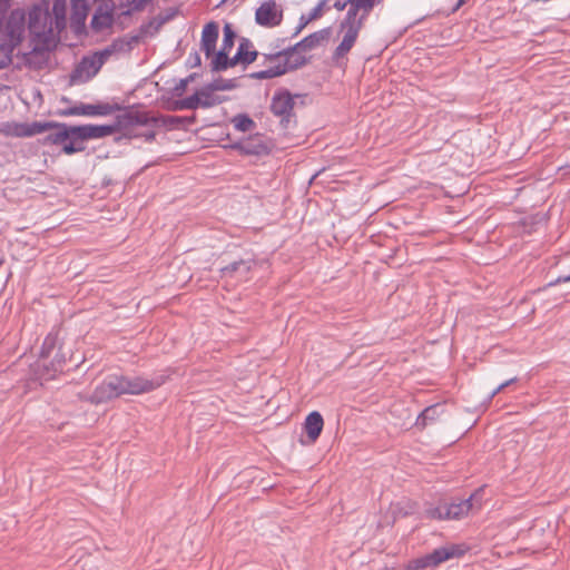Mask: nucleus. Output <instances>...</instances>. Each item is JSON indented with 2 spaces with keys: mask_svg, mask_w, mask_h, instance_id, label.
Here are the masks:
<instances>
[{
  "mask_svg": "<svg viewBox=\"0 0 570 570\" xmlns=\"http://www.w3.org/2000/svg\"><path fill=\"white\" fill-rule=\"evenodd\" d=\"M122 395L119 375L107 376L90 396V402L100 404Z\"/></svg>",
  "mask_w": 570,
  "mask_h": 570,
  "instance_id": "nucleus-8",
  "label": "nucleus"
},
{
  "mask_svg": "<svg viewBox=\"0 0 570 570\" xmlns=\"http://www.w3.org/2000/svg\"><path fill=\"white\" fill-rule=\"evenodd\" d=\"M515 379H511V380H508L505 381L504 383H502L501 385L505 389L507 386H509L512 382H514Z\"/></svg>",
  "mask_w": 570,
  "mask_h": 570,
  "instance_id": "nucleus-40",
  "label": "nucleus"
},
{
  "mask_svg": "<svg viewBox=\"0 0 570 570\" xmlns=\"http://www.w3.org/2000/svg\"><path fill=\"white\" fill-rule=\"evenodd\" d=\"M131 49L130 42L124 39H117L105 49L94 53L95 57H99L101 66L114 55L119 52H126Z\"/></svg>",
  "mask_w": 570,
  "mask_h": 570,
  "instance_id": "nucleus-19",
  "label": "nucleus"
},
{
  "mask_svg": "<svg viewBox=\"0 0 570 570\" xmlns=\"http://www.w3.org/2000/svg\"><path fill=\"white\" fill-rule=\"evenodd\" d=\"M502 390H504V387L500 384L492 393H491V399L494 397L498 393H500Z\"/></svg>",
  "mask_w": 570,
  "mask_h": 570,
  "instance_id": "nucleus-36",
  "label": "nucleus"
},
{
  "mask_svg": "<svg viewBox=\"0 0 570 570\" xmlns=\"http://www.w3.org/2000/svg\"><path fill=\"white\" fill-rule=\"evenodd\" d=\"M226 0H223V2H225Z\"/></svg>",
  "mask_w": 570,
  "mask_h": 570,
  "instance_id": "nucleus-42",
  "label": "nucleus"
},
{
  "mask_svg": "<svg viewBox=\"0 0 570 570\" xmlns=\"http://www.w3.org/2000/svg\"><path fill=\"white\" fill-rule=\"evenodd\" d=\"M234 37H235V33L232 30V27L229 24H226L224 27V39H223L222 49L230 50L234 45Z\"/></svg>",
  "mask_w": 570,
  "mask_h": 570,
  "instance_id": "nucleus-33",
  "label": "nucleus"
},
{
  "mask_svg": "<svg viewBox=\"0 0 570 570\" xmlns=\"http://www.w3.org/2000/svg\"><path fill=\"white\" fill-rule=\"evenodd\" d=\"M464 3V0H459L458 7L462 6Z\"/></svg>",
  "mask_w": 570,
  "mask_h": 570,
  "instance_id": "nucleus-41",
  "label": "nucleus"
},
{
  "mask_svg": "<svg viewBox=\"0 0 570 570\" xmlns=\"http://www.w3.org/2000/svg\"><path fill=\"white\" fill-rule=\"evenodd\" d=\"M440 414V406L432 405L426 407L417 417L415 425L420 428H424L428 424V421L435 420Z\"/></svg>",
  "mask_w": 570,
  "mask_h": 570,
  "instance_id": "nucleus-24",
  "label": "nucleus"
},
{
  "mask_svg": "<svg viewBox=\"0 0 570 570\" xmlns=\"http://www.w3.org/2000/svg\"><path fill=\"white\" fill-rule=\"evenodd\" d=\"M120 376V386L122 394H141L146 392H150L166 382V377L164 375H156L153 379H145L140 376L128 377Z\"/></svg>",
  "mask_w": 570,
  "mask_h": 570,
  "instance_id": "nucleus-4",
  "label": "nucleus"
},
{
  "mask_svg": "<svg viewBox=\"0 0 570 570\" xmlns=\"http://www.w3.org/2000/svg\"><path fill=\"white\" fill-rule=\"evenodd\" d=\"M50 127H52V124L48 121H35L31 124L6 122L1 126L0 132L10 137H31L46 132Z\"/></svg>",
  "mask_w": 570,
  "mask_h": 570,
  "instance_id": "nucleus-7",
  "label": "nucleus"
},
{
  "mask_svg": "<svg viewBox=\"0 0 570 570\" xmlns=\"http://www.w3.org/2000/svg\"><path fill=\"white\" fill-rule=\"evenodd\" d=\"M43 345H45V347L52 346L53 345V340L50 338V337H47Z\"/></svg>",
  "mask_w": 570,
  "mask_h": 570,
  "instance_id": "nucleus-38",
  "label": "nucleus"
},
{
  "mask_svg": "<svg viewBox=\"0 0 570 570\" xmlns=\"http://www.w3.org/2000/svg\"><path fill=\"white\" fill-rule=\"evenodd\" d=\"M219 100L209 90L203 89L180 101L181 109L208 108L217 105Z\"/></svg>",
  "mask_w": 570,
  "mask_h": 570,
  "instance_id": "nucleus-12",
  "label": "nucleus"
},
{
  "mask_svg": "<svg viewBox=\"0 0 570 570\" xmlns=\"http://www.w3.org/2000/svg\"><path fill=\"white\" fill-rule=\"evenodd\" d=\"M468 550L465 544H445L428 553L431 567H438L439 564L454 558L462 557Z\"/></svg>",
  "mask_w": 570,
  "mask_h": 570,
  "instance_id": "nucleus-10",
  "label": "nucleus"
},
{
  "mask_svg": "<svg viewBox=\"0 0 570 570\" xmlns=\"http://www.w3.org/2000/svg\"><path fill=\"white\" fill-rule=\"evenodd\" d=\"M475 494H472L466 500H461L459 502H452L450 504H440L439 507L429 509L426 511L428 515L432 519L439 520H455L461 519L469 514V512L473 509L475 502Z\"/></svg>",
  "mask_w": 570,
  "mask_h": 570,
  "instance_id": "nucleus-3",
  "label": "nucleus"
},
{
  "mask_svg": "<svg viewBox=\"0 0 570 570\" xmlns=\"http://www.w3.org/2000/svg\"><path fill=\"white\" fill-rule=\"evenodd\" d=\"M101 68V60L94 55L83 57L77 66L72 79L78 82H86L91 79Z\"/></svg>",
  "mask_w": 570,
  "mask_h": 570,
  "instance_id": "nucleus-11",
  "label": "nucleus"
},
{
  "mask_svg": "<svg viewBox=\"0 0 570 570\" xmlns=\"http://www.w3.org/2000/svg\"><path fill=\"white\" fill-rule=\"evenodd\" d=\"M283 20V8L276 0H264L255 11V22L265 28H274Z\"/></svg>",
  "mask_w": 570,
  "mask_h": 570,
  "instance_id": "nucleus-6",
  "label": "nucleus"
},
{
  "mask_svg": "<svg viewBox=\"0 0 570 570\" xmlns=\"http://www.w3.org/2000/svg\"><path fill=\"white\" fill-rule=\"evenodd\" d=\"M88 10L87 0H71V16L77 22H85Z\"/></svg>",
  "mask_w": 570,
  "mask_h": 570,
  "instance_id": "nucleus-22",
  "label": "nucleus"
},
{
  "mask_svg": "<svg viewBox=\"0 0 570 570\" xmlns=\"http://www.w3.org/2000/svg\"><path fill=\"white\" fill-rule=\"evenodd\" d=\"M294 97L288 91L276 92L272 99V112L282 118V122H289L294 109Z\"/></svg>",
  "mask_w": 570,
  "mask_h": 570,
  "instance_id": "nucleus-9",
  "label": "nucleus"
},
{
  "mask_svg": "<svg viewBox=\"0 0 570 570\" xmlns=\"http://www.w3.org/2000/svg\"><path fill=\"white\" fill-rule=\"evenodd\" d=\"M228 51L229 50H224V49H220L213 58L212 60V67L214 70L216 71H219V70H225L227 69L228 67H232V66H235L236 65V60H235V57L233 59H229L228 58Z\"/></svg>",
  "mask_w": 570,
  "mask_h": 570,
  "instance_id": "nucleus-21",
  "label": "nucleus"
},
{
  "mask_svg": "<svg viewBox=\"0 0 570 570\" xmlns=\"http://www.w3.org/2000/svg\"><path fill=\"white\" fill-rule=\"evenodd\" d=\"M375 1L376 0H352V6H350L347 12H353L355 16L366 20Z\"/></svg>",
  "mask_w": 570,
  "mask_h": 570,
  "instance_id": "nucleus-20",
  "label": "nucleus"
},
{
  "mask_svg": "<svg viewBox=\"0 0 570 570\" xmlns=\"http://www.w3.org/2000/svg\"><path fill=\"white\" fill-rule=\"evenodd\" d=\"M8 57L4 56L1 60H0V68H3L7 63H8Z\"/></svg>",
  "mask_w": 570,
  "mask_h": 570,
  "instance_id": "nucleus-39",
  "label": "nucleus"
},
{
  "mask_svg": "<svg viewBox=\"0 0 570 570\" xmlns=\"http://www.w3.org/2000/svg\"><path fill=\"white\" fill-rule=\"evenodd\" d=\"M257 57L256 51L248 50L247 46L240 45L238 48L237 53L235 55V60L237 62L242 63H250L253 62Z\"/></svg>",
  "mask_w": 570,
  "mask_h": 570,
  "instance_id": "nucleus-25",
  "label": "nucleus"
},
{
  "mask_svg": "<svg viewBox=\"0 0 570 570\" xmlns=\"http://www.w3.org/2000/svg\"><path fill=\"white\" fill-rule=\"evenodd\" d=\"M352 6V0H335L334 8L338 11H342L346 8V6Z\"/></svg>",
  "mask_w": 570,
  "mask_h": 570,
  "instance_id": "nucleus-34",
  "label": "nucleus"
},
{
  "mask_svg": "<svg viewBox=\"0 0 570 570\" xmlns=\"http://www.w3.org/2000/svg\"><path fill=\"white\" fill-rule=\"evenodd\" d=\"M222 271L225 275H232L236 272H242L245 274L249 271V265H248V263L240 261V262H235V263L224 267Z\"/></svg>",
  "mask_w": 570,
  "mask_h": 570,
  "instance_id": "nucleus-30",
  "label": "nucleus"
},
{
  "mask_svg": "<svg viewBox=\"0 0 570 570\" xmlns=\"http://www.w3.org/2000/svg\"><path fill=\"white\" fill-rule=\"evenodd\" d=\"M425 568H431L428 554L411 560L406 566L407 570H421Z\"/></svg>",
  "mask_w": 570,
  "mask_h": 570,
  "instance_id": "nucleus-31",
  "label": "nucleus"
},
{
  "mask_svg": "<svg viewBox=\"0 0 570 570\" xmlns=\"http://www.w3.org/2000/svg\"><path fill=\"white\" fill-rule=\"evenodd\" d=\"M294 50H282L275 53H263V62L264 69L253 72L252 77L255 79H271L275 77H279L286 73L288 70L293 69L294 66L289 63V57L293 56Z\"/></svg>",
  "mask_w": 570,
  "mask_h": 570,
  "instance_id": "nucleus-1",
  "label": "nucleus"
},
{
  "mask_svg": "<svg viewBox=\"0 0 570 570\" xmlns=\"http://www.w3.org/2000/svg\"><path fill=\"white\" fill-rule=\"evenodd\" d=\"M75 139H80L81 141L88 139L102 138L109 135H112V128L110 125H83V126H72V131Z\"/></svg>",
  "mask_w": 570,
  "mask_h": 570,
  "instance_id": "nucleus-13",
  "label": "nucleus"
},
{
  "mask_svg": "<svg viewBox=\"0 0 570 570\" xmlns=\"http://www.w3.org/2000/svg\"><path fill=\"white\" fill-rule=\"evenodd\" d=\"M112 107L109 104L85 105L75 106L69 109L67 115L72 116H106L111 114Z\"/></svg>",
  "mask_w": 570,
  "mask_h": 570,
  "instance_id": "nucleus-15",
  "label": "nucleus"
},
{
  "mask_svg": "<svg viewBox=\"0 0 570 570\" xmlns=\"http://www.w3.org/2000/svg\"><path fill=\"white\" fill-rule=\"evenodd\" d=\"M323 426L324 420L317 411H314L306 416L304 422V430L307 434L309 443H314L318 439Z\"/></svg>",
  "mask_w": 570,
  "mask_h": 570,
  "instance_id": "nucleus-16",
  "label": "nucleus"
},
{
  "mask_svg": "<svg viewBox=\"0 0 570 570\" xmlns=\"http://www.w3.org/2000/svg\"><path fill=\"white\" fill-rule=\"evenodd\" d=\"M52 124V127H50L47 131L51 130L46 137H45V144H51V145H62L69 138H73L72 126L67 127L66 125H58Z\"/></svg>",
  "mask_w": 570,
  "mask_h": 570,
  "instance_id": "nucleus-17",
  "label": "nucleus"
},
{
  "mask_svg": "<svg viewBox=\"0 0 570 570\" xmlns=\"http://www.w3.org/2000/svg\"><path fill=\"white\" fill-rule=\"evenodd\" d=\"M114 4L111 1L102 2L96 10L92 20L91 27L96 31H101L111 27L114 22Z\"/></svg>",
  "mask_w": 570,
  "mask_h": 570,
  "instance_id": "nucleus-14",
  "label": "nucleus"
},
{
  "mask_svg": "<svg viewBox=\"0 0 570 570\" xmlns=\"http://www.w3.org/2000/svg\"><path fill=\"white\" fill-rule=\"evenodd\" d=\"M324 38L325 37L322 32H315L304 38L299 43H297V47H301L304 50L312 49L323 41Z\"/></svg>",
  "mask_w": 570,
  "mask_h": 570,
  "instance_id": "nucleus-28",
  "label": "nucleus"
},
{
  "mask_svg": "<svg viewBox=\"0 0 570 570\" xmlns=\"http://www.w3.org/2000/svg\"><path fill=\"white\" fill-rule=\"evenodd\" d=\"M364 21V19L355 16L353 12L346 13V17L340 24L338 35L342 37V40L334 52L336 59L343 58L353 48Z\"/></svg>",
  "mask_w": 570,
  "mask_h": 570,
  "instance_id": "nucleus-2",
  "label": "nucleus"
},
{
  "mask_svg": "<svg viewBox=\"0 0 570 570\" xmlns=\"http://www.w3.org/2000/svg\"><path fill=\"white\" fill-rule=\"evenodd\" d=\"M151 0H131L128 3V8L122 14L129 16L134 12L141 11Z\"/></svg>",
  "mask_w": 570,
  "mask_h": 570,
  "instance_id": "nucleus-32",
  "label": "nucleus"
},
{
  "mask_svg": "<svg viewBox=\"0 0 570 570\" xmlns=\"http://www.w3.org/2000/svg\"><path fill=\"white\" fill-rule=\"evenodd\" d=\"M29 28L31 29V31H32V32L38 33L37 28H36V24H35V22L32 21V17H30Z\"/></svg>",
  "mask_w": 570,
  "mask_h": 570,
  "instance_id": "nucleus-37",
  "label": "nucleus"
},
{
  "mask_svg": "<svg viewBox=\"0 0 570 570\" xmlns=\"http://www.w3.org/2000/svg\"><path fill=\"white\" fill-rule=\"evenodd\" d=\"M567 282H570V275H568V276H560V277H558L556 281L550 282V283L548 284V286H554V285H557V284H560V283H567Z\"/></svg>",
  "mask_w": 570,
  "mask_h": 570,
  "instance_id": "nucleus-35",
  "label": "nucleus"
},
{
  "mask_svg": "<svg viewBox=\"0 0 570 570\" xmlns=\"http://www.w3.org/2000/svg\"><path fill=\"white\" fill-rule=\"evenodd\" d=\"M156 120L145 112L125 110L116 117L114 124L110 125L112 134L119 132L124 137L128 135L137 125H153Z\"/></svg>",
  "mask_w": 570,
  "mask_h": 570,
  "instance_id": "nucleus-5",
  "label": "nucleus"
},
{
  "mask_svg": "<svg viewBox=\"0 0 570 570\" xmlns=\"http://www.w3.org/2000/svg\"><path fill=\"white\" fill-rule=\"evenodd\" d=\"M232 124L236 130L242 132L252 131L256 126L254 120L245 114L234 116L232 119Z\"/></svg>",
  "mask_w": 570,
  "mask_h": 570,
  "instance_id": "nucleus-23",
  "label": "nucleus"
},
{
  "mask_svg": "<svg viewBox=\"0 0 570 570\" xmlns=\"http://www.w3.org/2000/svg\"><path fill=\"white\" fill-rule=\"evenodd\" d=\"M217 39L218 24L216 22L205 24L202 32V49L207 57L214 53Z\"/></svg>",
  "mask_w": 570,
  "mask_h": 570,
  "instance_id": "nucleus-18",
  "label": "nucleus"
},
{
  "mask_svg": "<svg viewBox=\"0 0 570 570\" xmlns=\"http://www.w3.org/2000/svg\"><path fill=\"white\" fill-rule=\"evenodd\" d=\"M149 125H137L135 126L130 131H128V135L126 138H138L144 137L146 140H151L155 137V132L151 130H145L146 127Z\"/></svg>",
  "mask_w": 570,
  "mask_h": 570,
  "instance_id": "nucleus-26",
  "label": "nucleus"
},
{
  "mask_svg": "<svg viewBox=\"0 0 570 570\" xmlns=\"http://www.w3.org/2000/svg\"><path fill=\"white\" fill-rule=\"evenodd\" d=\"M327 4L326 0H321L317 6L309 12L308 17L305 19L304 16L302 17V24L299 29L304 28L309 21L318 19L322 17L324 9Z\"/></svg>",
  "mask_w": 570,
  "mask_h": 570,
  "instance_id": "nucleus-27",
  "label": "nucleus"
},
{
  "mask_svg": "<svg viewBox=\"0 0 570 570\" xmlns=\"http://www.w3.org/2000/svg\"><path fill=\"white\" fill-rule=\"evenodd\" d=\"M81 150H83V146L80 139L69 138V140L62 144V151L67 155H71Z\"/></svg>",
  "mask_w": 570,
  "mask_h": 570,
  "instance_id": "nucleus-29",
  "label": "nucleus"
}]
</instances>
